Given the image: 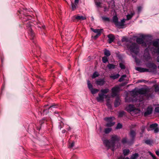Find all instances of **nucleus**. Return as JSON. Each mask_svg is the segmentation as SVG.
Returning <instances> with one entry per match:
<instances>
[{
	"label": "nucleus",
	"instance_id": "nucleus-1",
	"mask_svg": "<svg viewBox=\"0 0 159 159\" xmlns=\"http://www.w3.org/2000/svg\"><path fill=\"white\" fill-rule=\"evenodd\" d=\"M120 140V137L116 135H112L111 136V140L106 139L103 141V143L108 149L111 148L114 151L115 150L116 142H118Z\"/></svg>",
	"mask_w": 159,
	"mask_h": 159
},
{
	"label": "nucleus",
	"instance_id": "nucleus-2",
	"mask_svg": "<svg viewBox=\"0 0 159 159\" xmlns=\"http://www.w3.org/2000/svg\"><path fill=\"white\" fill-rule=\"evenodd\" d=\"M28 18L25 19L24 18L22 20L24 22V24H25V22L28 21L27 23L26 24V29L28 31V33L29 35L31 37V39L32 40H33L35 36L34 33L33 32L32 28H31V25L30 23L29 22V21H28Z\"/></svg>",
	"mask_w": 159,
	"mask_h": 159
},
{
	"label": "nucleus",
	"instance_id": "nucleus-3",
	"mask_svg": "<svg viewBox=\"0 0 159 159\" xmlns=\"http://www.w3.org/2000/svg\"><path fill=\"white\" fill-rule=\"evenodd\" d=\"M127 48L130 51L137 55L139 52V47L138 45L135 43H133L130 45H128Z\"/></svg>",
	"mask_w": 159,
	"mask_h": 159
},
{
	"label": "nucleus",
	"instance_id": "nucleus-4",
	"mask_svg": "<svg viewBox=\"0 0 159 159\" xmlns=\"http://www.w3.org/2000/svg\"><path fill=\"white\" fill-rule=\"evenodd\" d=\"M152 45L154 47L157 48V49L152 47L151 48V50H152V49L153 48L154 50L153 52L154 53H156L159 54V43L158 41L157 40L153 41L152 42ZM157 62H159V56L157 57Z\"/></svg>",
	"mask_w": 159,
	"mask_h": 159
},
{
	"label": "nucleus",
	"instance_id": "nucleus-5",
	"mask_svg": "<svg viewBox=\"0 0 159 159\" xmlns=\"http://www.w3.org/2000/svg\"><path fill=\"white\" fill-rule=\"evenodd\" d=\"M149 92L150 89L148 88H141L138 89V92L139 94L144 95L148 98H149L151 96V94L148 93Z\"/></svg>",
	"mask_w": 159,
	"mask_h": 159
},
{
	"label": "nucleus",
	"instance_id": "nucleus-6",
	"mask_svg": "<svg viewBox=\"0 0 159 159\" xmlns=\"http://www.w3.org/2000/svg\"><path fill=\"white\" fill-rule=\"evenodd\" d=\"M136 135L135 131L134 130H131L129 133V135L131 138V139L128 142L129 143L133 144L134 143Z\"/></svg>",
	"mask_w": 159,
	"mask_h": 159
},
{
	"label": "nucleus",
	"instance_id": "nucleus-7",
	"mask_svg": "<svg viewBox=\"0 0 159 159\" xmlns=\"http://www.w3.org/2000/svg\"><path fill=\"white\" fill-rule=\"evenodd\" d=\"M72 20L75 22H76L79 20H84L86 19L85 16H80L79 15H75L71 18Z\"/></svg>",
	"mask_w": 159,
	"mask_h": 159
},
{
	"label": "nucleus",
	"instance_id": "nucleus-8",
	"mask_svg": "<svg viewBox=\"0 0 159 159\" xmlns=\"http://www.w3.org/2000/svg\"><path fill=\"white\" fill-rule=\"evenodd\" d=\"M144 36H142V38H138L136 39V41L138 44H142V46L144 47H147V43L148 41L146 42L144 41Z\"/></svg>",
	"mask_w": 159,
	"mask_h": 159
},
{
	"label": "nucleus",
	"instance_id": "nucleus-9",
	"mask_svg": "<svg viewBox=\"0 0 159 159\" xmlns=\"http://www.w3.org/2000/svg\"><path fill=\"white\" fill-rule=\"evenodd\" d=\"M119 90L120 88L119 87L115 86L112 88L111 89L112 97H115L116 96L119 92Z\"/></svg>",
	"mask_w": 159,
	"mask_h": 159
},
{
	"label": "nucleus",
	"instance_id": "nucleus-10",
	"mask_svg": "<svg viewBox=\"0 0 159 159\" xmlns=\"http://www.w3.org/2000/svg\"><path fill=\"white\" fill-rule=\"evenodd\" d=\"M157 126L158 124L157 123H154L150 125V128L151 129V130H154L155 133H157L159 131V129Z\"/></svg>",
	"mask_w": 159,
	"mask_h": 159
},
{
	"label": "nucleus",
	"instance_id": "nucleus-11",
	"mask_svg": "<svg viewBox=\"0 0 159 159\" xmlns=\"http://www.w3.org/2000/svg\"><path fill=\"white\" fill-rule=\"evenodd\" d=\"M148 48L149 47L145 49L143 55V57L146 60H149L151 58L150 54L149 52Z\"/></svg>",
	"mask_w": 159,
	"mask_h": 159
},
{
	"label": "nucleus",
	"instance_id": "nucleus-12",
	"mask_svg": "<svg viewBox=\"0 0 159 159\" xmlns=\"http://www.w3.org/2000/svg\"><path fill=\"white\" fill-rule=\"evenodd\" d=\"M153 109L152 107L151 106L148 107L146 110V111L144 113V116H147L151 114L152 112Z\"/></svg>",
	"mask_w": 159,
	"mask_h": 159
},
{
	"label": "nucleus",
	"instance_id": "nucleus-13",
	"mask_svg": "<svg viewBox=\"0 0 159 159\" xmlns=\"http://www.w3.org/2000/svg\"><path fill=\"white\" fill-rule=\"evenodd\" d=\"M106 81L104 79H99L96 80L95 81V84L97 85L102 86L103 85Z\"/></svg>",
	"mask_w": 159,
	"mask_h": 159
},
{
	"label": "nucleus",
	"instance_id": "nucleus-14",
	"mask_svg": "<svg viewBox=\"0 0 159 159\" xmlns=\"http://www.w3.org/2000/svg\"><path fill=\"white\" fill-rule=\"evenodd\" d=\"M55 106V105H52V106H50L48 107H47L48 105H44V107H43V108L41 109V111H40V112H41V114H42V113H43V115H44L45 112V111H46L47 112L45 113L46 114L47 112H48V110L50 108L52 107H53Z\"/></svg>",
	"mask_w": 159,
	"mask_h": 159
},
{
	"label": "nucleus",
	"instance_id": "nucleus-15",
	"mask_svg": "<svg viewBox=\"0 0 159 159\" xmlns=\"http://www.w3.org/2000/svg\"><path fill=\"white\" fill-rule=\"evenodd\" d=\"M126 110L128 112H130L131 111H134L135 110V108L134 105L129 104L126 107Z\"/></svg>",
	"mask_w": 159,
	"mask_h": 159
},
{
	"label": "nucleus",
	"instance_id": "nucleus-16",
	"mask_svg": "<svg viewBox=\"0 0 159 159\" xmlns=\"http://www.w3.org/2000/svg\"><path fill=\"white\" fill-rule=\"evenodd\" d=\"M107 37L108 38V42L109 43H111L113 42L115 39V37L113 35L111 34H110L107 35Z\"/></svg>",
	"mask_w": 159,
	"mask_h": 159
},
{
	"label": "nucleus",
	"instance_id": "nucleus-17",
	"mask_svg": "<svg viewBox=\"0 0 159 159\" xmlns=\"http://www.w3.org/2000/svg\"><path fill=\"white\" fill-rule=\"evenodd\" d=\"M104 94L101 93L98 94V96L96 98V100L98 102L103 101L104 99Z\"/></svg>",
	"mask_w": 159,
	"mask_h": 159
},
{
	"label": "nucleus",
	"instance_id": "nucleus-18",
	"mask_svg": "<svg viewBox=\"0 0 159 159\" xmlns=\"http://www.w3.org/2000/svg\"><path fill=\"white\" fill-rule=\"evenodd\" d=\"M120 104V100L119 97H117L116 98L115 101L114 102V106L117 107L119 106Z\"/></svg>",
	"mask_w": 159,
	"mask_h": 159
},
{
	"label": "nucleus",
	"instance_id": "nucleus-19",
	"mask_svg": "<svg viewBox=\"0 0 159 159\" xmlns=\"http://www.w3.org/2000/svg\"><path fill=\"white\" fill-rule=\"evenodd\" d=\"M126 19H123L121 20V22H118V23L116 25V26H118L119 27H121L124 25V23L125 22Z\"/></svg>",
	"mask_w": 159,
	"mask_h": 159
},
{
	"label": "nucleus",
	"instance_id": "nucleus-20",
	"mask_svg": "<svg viewBox=\"0 0 159 159\" xmlns=\"http://www.w3.org/2000/svg\"><path fill=\"white\" fill-rule=\"evenodd\" d=\"M136 70H137L139 71L140 72H143L148 71V69H147L139 67H136Z\"/></svg>",
	"mask_w": 159,
	"mask_h": 159
},
{
	"label": "nucleus",
	"instance_id": "nucleus-21",
	"mask_svg": "<svg viewBox=\"0 0 159 159\" xmlns=\"http://www.w3.org/2000/svg\"><path fill=\"white\" fill-rule=\"evenodd\" d=\"M91 30L93 31L95 33H97V34H98L100 33V35H101L102 31V29H94L93 28H91Z\"/></svg>",
	"mask_w": 159,
	"mask_h": 159
},
{
	"label": "nucleus",
	"instance_id": "nucleus-22",
	"mask_svg": "<svg viewBox=\"0 0 159 159\" xmlns=\"http://www.w3.org/2000/svg\"><path fill=\"white\" fill-rule=\"evenodd\" d=\"M115 119L114 117H106L104 118V120L107 122H114L113 120Z\"/></svg>",
	"mask_w": 159,
	"mask_h": 159
},
{
	"label": "nucleus",
	"instance_id": "nucleus-23",
	"mask_svg": "<svg viewBox=\"0 0 159 159\" xmlns=\"http://www.w3.org/2000/svg\"><path fill=\"white\" fill-rule=\"evenodd\" d=\"M129 141V140L127 141V138L126 137H125L122 139L121 141V142L123 144L125 143H127L128 145H129L132 144H129L128 143V142Z\"/></svg>",
	"mask_w": 159,
	"mask_h": 159
},
{
	"label": "nucleus",
	"instance_id": "nucleus-24",
	"mask_svg": "<svg viewBox=\"0 0 159 159\" xmlns=\"http://www.w3.org/2000/svg\"><path fill=\"white\" fill-rule=\"evenodd\" d=\"M118 18L116 16H113L112 19V20L113 22L114 23L115 25L117 23H118Z\"/></svg>",
	"mask_w": 159,
	"mask_h": 159
},
{
	"label": "nucleus",
	"instance_id": "nucleus-25",
	"mask_svg": "<svg viewBox=\"0 0 159 159\" xmlns=\"http://www.w3.org/2000/svg\"><path fill=\"white\" fill-rule=\"evenodd\" d=\"M104 54L106 57H109L111 55L110 51L107 49H104Z\"/></svg>",
	"mask_w": 159,
	"mask_h": 159
},
{
	"label": "nucleus",
	"instance_id": "nucleus-26",
	"mask_svg": "<svg viewBox=\"0 0 159 159\" xmlns=\"http://www.w3.org/2000/svg\"><path fill=\"white\" fill-rule=\"evenodd\" d=\"M139 157V154L136 153L133 154L131 157V159H137Z\"/></svg>",
	"mask_w": 159,
	"mask_h": 159
},
{
	"label": "nucleus",
	"instance_id": "nucleus-27",
	"mask_svg": "<svg viewBox=\"0 0 159 159\" xmlns=\"http://www.w3.org/2000/svg\"><path fill=\"white\" fill-rule=\"evenodd\" d=\"M109 89H108L106 88L104 89H102L101 90V92L102 93L101 94H106L108 92Z\"/></svg>",
	"mask_w": 159,
	"mask_h": 159
},
{
	"label": "nucleus",
	"instance_id": "nucleus-28",
	"mask_svg": "<svg viewBox=\"0 0 159 159\" xmlns=\"http://www.w3.org/2000/svg\"><path fill=\"white\" fill-rule=\"evenodd\" d=\"M87 85L88 88L89 89L90 91L92 89H93V85L91 84V83H90V81L89 80L87 81Z\"/></svg>",
	"mask_w": 159,
	"mask_h": 159
},
{
	"label": "nucleus",
	"instance_id": "nucleus-29",
	"mask_svg": "<svg viewBox=\"0 0 159 159\" xmlns=\"http://www.w3.org/2000/svg\"><path fill=\"white\" fill-rule=\"evenodd\" d=\"M134 15V13H131L130 14H128L126 16L127 19L126 20H129L131 19Z\"/></svg>",
	"mask_w": 159,
	"mask_h": 159
},
{
	"label": "nucleus",
	"instance_id": "nucleus-30",
	"mask_svg": "<svg viewBox=\"0 0 159 159\" xmlns=\"http://www.w3.org/2000/svg\"><path fill=\"white\" fill-rule=\"evenodd\" d=\"M90 91L92 94H94L98 93L99 91V90L97 89L93 88Z\"/></svg>",
	"mask_w": 159,
	"mask_h": 159
},
{
	"label": "nucleus",
	"instance_id": "nucleus-31",
	"mask_svg": "<svg viewBox=\"0 0 159 159\" xmlns=\"http://www.w3.org/2000/svg\"><path fill=\"white\" fill-rule=\"evenodd\" d=\"M129 152V149H125L123 151V154L124 156H127Z\"/></svg>",
	"mask_w": 159,
	"mask_h": 159
},
{
	"label": "nucleus",
	"instance_id": "nucleus-32",
	"mask_svg": "<svg viewBox=\"0 0 159 159\" xmlns=\"http://www.w3.org/2000/svg\"><path fill=\"white\" fill-rule=\"evenodd\" d=\"M112 130L111 128H107L105 129L104 132L106 134L109 133Z\"/></svg>",
	"mask_w": 159,
	"mask_h": 159
},
{
	"label": "nucleus",
	"instance_id": "nucleus-33",
	"mask_svg": "<svg viewBox=\"0 0 159 159\" xmlns=\"http://www.w3.org/2000/svg\"><path fill=\"white\" fill-rule=\"evenodd\" d=\"M99 75L97 71H95L93 73V75L92 76V78L93 79H94L97 77H98Z\"/></svg>",
	"mask_w": 159,
	"mask_h": 159
},
{
	"label": "nucleus",
	"instance_id": "nucleus-34",
	"mask_svg": "<svg viewBox=\"0 0 159 159\" xmlns=\"http://www.w3.org/2000/svg\"><path fill=\"white\" fill-rule=\"evenodd\" d=\"M115 122H107L106 125V126L107 127H111L114 125Z\"/></svg>",
	"mask_w": 159,
	"mask_h": 159
},
{
	"label": "nucleus",
	"instance_id": "nucleus-35",
	"mask_svg": "<svg viewBox=\"0 0 159 159\" xmlns=\"http://www.w3.org/2000/svg\"><path fill=\"white\" fill-rule=\"evenodd\" d=\"M107 67L109 69H113L115 68V66L113 64H109L107 65Z\"/></svg>",
	"mask_w": 159,
	"mask_h": 159
},
{
	"label": "nucleus",
	"instance_id": "nucleus-36",
	"mask_svg": "<svg viewBox=\"0 0 159 159\" xmlns=\"http://www.w3.org/2000/svg\"><path fill=\"white\" fill-rule=\"evenodd\" d=\"M102 61L103 63H106L108 61V58L106 56H104L102 57Z\"/></svg>",
	"mask_w": 159,
	"mask_h": 159
},
{
	"label": "nucleus",
	"instance_id": "nucleus-37",
	"mask_svg": "<svg viewBox=\"0 0 159 159\" xmlns=\"http://www.w3.org/2000/svg\"><path fill=\"white\" fill-rule=\"evenodd\" d=\"M120 76V75L119 74H116L115 75L111 76L110 77L113 79H116L119 78Z\"/></svg>",
	"mask_w": 159,
	"mask_h": 159
},
{
	"label": "nucleus",
	"instance_id": "nucleus-38",
	"mask_svg": "<svg viewBox=\"0 0 159 159\" xmlns=\"http://www.w3.org/2000/svg\"><path fill=\"white\" fill-rule=\"evenodd\" d=\"M138 89H137V90H136V89H134L132 91V93L133 94V95L134 96H136V95H138V94H139L138 93Z\"/></svg>",
	"mask_w": 159,
	"mask_h": 159
},
{
	"label": "nucleus",
	"instance_id": "nucleus-39",
	"mask_svg": "<svg viewBox=\"0 0 159 159\" xmlns=\"http://www.w3.org/2000/svg\"><path fill=\"white\" fill-rule=\"evenodd\" d=\"M126 77V75H122L121 77L119 79V81L120 82H122L123 81L125 78Z\"/></svg>",
	"mask_w": 159,
	"mask_h": 159
},
{
	"label": "nucleus",
	"instance_id": "nucleus-40",
	"mask_svg": "<svg viewBox=\"0 0 159 159\" xmlns=\"http://www.w3.org/2000/svg\"><path fill=\"white\" fill-rule=\"evenodd\" d=\"M125 112L123 111H121L119 112L118 116L120 117H122L125 115Z\"/></svg>",
	"mask_w": 159,
	"mask_h": 159
},
{
	"label": "nucleus",
	"instance_id": "nucleus-41",
	"mask_svg": "<svg viewBox=\"0 0 159 159\" xmlns=\"http://www.w3.org/2000/svg\"><path fill=\"white\" fill-rule=\"evenodd\" d=\"M77 4H75L73 3H71L72 9L73 11H74L76 9V7Z\"/></svg>",
	"mask_w": 159,
	"mask_h": 159
},
{
	"label": "nucleus",
	"instance_id": "nucleus-42",
	"mask_svg": "<svg viewBox=\"0 0 159 159\" xmlns=\"http://www.w3.org/2000/svg\"><path fill=\"white\" fill-rule=\"evenodd\" d=\"M102 20L104 21H110V19L108 17H106L105 16H102Z\"/></svg>",
	"mask_w": 159,
	"mask_h": 159
},
{
	"label": "nucleus",
	"instance_id": "nucleus-43",
	"mask_svg": "<svg viewBox=\"0 0 159 159\" xmlns=\"http://www.w3.org/2000/svg\"><path fill=\"white\" fill-rule=\"evenodd\" d=\"M47 121V119H46V118H43L42 120H41L39 121V123L40 124V125H41L43 124L44 123L45 121Z\"/></svg>",
	"mask_w": 159,
	"mask_h": 159
},
{
	"label": "nucleus",
	"instance_id": "nucleus-44",
	"mask_svg": "<svg viewBox=\"0 0 159 159\" xmlns=\"http://www.w3.org/2000/svg\"><path fill=\"white\" fill-rule=\"evenodd\" d=\"M122 125L121 124L118 123L116 127V129H120L122 128Z\"/></svg>",
	"mask_w": 159,
	"mask_h": 159
},
{
	"label": "nucleus",
	"instance_id": "nucleus-45",
	"mask_svg": "<svg viewBox=\"0 0 159 159\" xmlns=\"http://www.w3.org/2000/svg\"><path fill=\"white\" fill-rule=\"evenodd\" d=\"M119 66L121 69H124L125 68V65L122 63H120L119 64Z\"/></svg>",
	"mask_w": 159,
	"mask_h": 159
},
{
	"label": "nucleus",
	"instance_id": "nucleus-46",
	"mask_svg": "<svg viewBox=\"0 0 159 159\" xmlns=\"http://www.w3.org/2000/svg\"><path fill=\"white\" fill-rule=\"evenodd\" d=\"M63 123L62 122V121H61L59 123V125L58 126V128L60 129H61L63 127Z\"/></svg>",
	"mask_w": 159,
	"mask_h": 159
},
{
	"label": "nucleus",
	"instance_id": "nucleus-47",
	"mask_svg": "<svg viewBox=\"0 0 159 159\" xmlns=\"http://www.w3.org/2000/svg\"><path fill=\"white\" fill-rule=\"evenodd\" d=\"M155 91L156 92H158L159 93V87L157 85L155 86Z\"/></svg>",
	"mask_w": 159,
	"mask_h": 159
},
{
	"label": "nucleus",
	"instance_id": "nucleus-48",
	"mask_svg": "<svg viewBox=\"0 0 159 159\" xmlns=\"http://www.w3.org/2000/svg\"><path fill=\"white\" fill-rule=\"evenodd\" d=\"M75 145V142L74 141L72 142V143L69 145V148H72Z\"/></svg>",
	"mask_w": 159,
	"mask_h": 159
},
{
	"label": "nucleus",
	"instance_id": "nucleus-49",
	"mask_svg": "<svg viewBox=\"0 0 159 159\" xmlns=\"http://www.w3.org/2000/svg\"><path fill=\"white\" fill-rule=\"evenodd\" d=\"M38 27L41 29H44L45 28V26L44 25H38Z\"/></svg>",
	"mask_w": 159,
	"mask_h": 159
},
{
	"label": "nucleus",
	"instance_id": "nucleus-50",
	"mask_svg": "<svg viewBox=\"0 0 159 159\" xmlns=\"http://www.w3.org/2000/svg\"><path fill=\"white\" fill-rule=\"evenodd\" d=\"M149 154L152 157L153 159H157L156 157L153 155L151 152H149Z\"/></svg>",
	"mask_w": 159,
	"mask_h": 159
},
{
	"label": "nucleus",
	"instance_id": "nucleus-51",
	"mask_svg": "<svg viewBox=\"0 0 159 159\" xmlns=\"http://www.w3.org/2000/svg\"><path fill=\"white\" fill-rule=\"evenodd\" d=\"M155 111L157 113H159V107H157L155 108Z\"/></svg>",
	"mask_w": 159,
	"mask_h": 159
},
{
	"label": "nucleus",
	"instance_id": "nucleus-52",
	"mask_svg": "<svg viewBox=\"0 0 159 159\" xmlns=\"http://www.w3.org/2000/svg\"><path fill=\"white\" fill-rule=\"evenodd\" d=\"M145 129V126H142L141 127V132H142V133H143L144 132Z\"/></svg>",
	"mask_w": 159,
	"mask_h": 159
},
{
	"label": "nucleus",
	"instance_id": "nucleus-53",
	"mask_svg": "<svg viewBox=\"0 0 159 159\" xmlns=\"http://www.w3.org/2000/svg\"><path fill=\"white\" fill-rule=\"evenodd\" d=\"M100 35V33H99L98 34H97L96 35L94 36L93 38L94 39H96Z\"/></svg>",
	"mask_w": 159,
	"mask_h": 159
},
{
	"label": "nucleus",
	"instance_id": "nucleus-54",
	"mask_svg": "<svg viewBox=\"0 0 159 159\" xmlns=\"http://www.w3.org/2000/svg\"><path fill=\"white\" fill-rule=\"evenodd\" d=\"M95 4L97 7H100L101 3L100 2H96Z\"/></svg>",
	"mask_w": 159,
	"mask_h": 159
},
{
	"label": "nucleus",
	"instance_id": "nucleus-55",
	"mask_svg": "<svg viewBox=\"0 0 159 159\" xmlns=\"http://www.w3.org/2000/svg\"><path fill=\"white\" fill-rule=\"evenodd\" d=\"M146 143L148 144H151V141L149 140H147L145 141Z\"/></svg>",
	"mask_w": 159,
	"mask_h": 159
},
{
	"label": "nucleus",
	"instance_id": "nucleus-56",
	"mask_svg": "<svg viewBox=\"0 0 159 159\" xmlns=\"http://www.w3.org/2000/svg\"><path fill=\"white\" fill-rule=\"evenodd\" d=\"M107 105L109 107H111V105L110 104V103L109 102H107Z\"/></svg>",
	"mask_w": 159,
	"mask_h": 159
},
{
	"label": "nucleus",
	"instance_id": "nucleus-57",
	"mask_svg": "<svg viewBox=\"0 0 159 159\" xmlns=\"http://www.w3.org/2000/svg\"><path fill=\"white\" fill-rule=\"evenodd\" d=\"M122 42L127 41V39L123 37L122 39Z\"/></svg>",
	"mask_w": 159,
	"mask_h": 159
},
{
	"label": "nucleus",
	"instance_id": "nucleus-58",
	"mask_svg": "<svg viewBox=\"0 0 159 159\" xmlns=\"http://www.w3.org/2000/svg\"><path fill=\"white\" fill-rule=\"evenodd\" d=\"M79 2V0H75V4H77Z\"/></svg>",
	"mask_w": 159,
	"mask_h": 159
},
{
	"label": "nucleus",
	"instance_id": "nucleus-59",
	"mask_svg": "<svg viewBox=\"0 0 159 159\" xmlns=\"http://www.w3.org/2000/svg\"><path fill=\"white\" fill-rule=\"evenodd\" d=\"M138 10L139 11H140L141 9H142V7H138Z\"/></svg>",
	"mask_w": 159,
	"mask_h": 159
},
{
	"label": "nucleus",
	"instance_id": "nucleus-60",
	"mask_svg": "<svg viewBox=\"0 0 159 159\" xmlns=\"http://www.w3.org/2000/svg\"><path fill=\"white\" fill-rule=\"evenodd\" d=\"M156 154L157 156H159V151H156Z\"/></svg>",
	"mask_w": 159,
	"mask_h": 159
},
{
	"label": "nucleus",
	"instance_id": "nucleus-61",
	"mask_svg": "<svg viewBox=\"0 0 159 159\" xmlns=\"http://www.w3.org/2000/svg\"><path fill=\"white\" fill-rule=\"evenodd\" d=\"M67 129L69 131L71 129V128L70 126H69L68 128H67Z\"/></svg>",
	"mask_w": 159,
	"mask_h": 159
},
{
	"label": "nucleus",
	"instance_id": "nucleus-62",
	"mask_svg": "<svg viewBox=\"0 0 159 159\" xmlns=\"http://www.w3.org/2000/svg\"><path fill=\"white\" fill-rule=\"evenodd\" d=\"M143 82V81H142V80H139L138 81V82H139V83H140V82Z\"/></svg>",
	"mask_w": 159,
	"mask_h": 159
},
{
	"label": "nucleus",
	"instance_id": "nucleus-63",
	"mask_svg": "<svg viewBox=\"0 0 159 159\" xmlns=\"http://www.w3.org/2000/svg\"><path fill=\"white\" fill-rule=\"evenodd\" d=\"M66 132V130H63L62 131V133H64L65 132Z\"/></svg>",
	"mask_w": 159,
	"mask_h": 159
},
{
	"label": "nucleus",
	"instance_id": "nucleus-64",
	"mask_svg": "<svg viewBox=\"0 0 159 159\" xmlns=\"http://www.w3.org/2000/svg\"><path fill=\"white\" fill-rule=\"evenodd\" d=\"M123 159H129V158L128 157H126L125 158H124Z\"/></svg>",
	"mask_w": 159,
	"mask_h": 159
}]
</instances>
